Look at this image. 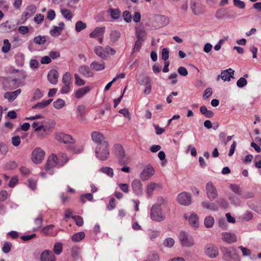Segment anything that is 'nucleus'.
<instances>
[{
    "label": "nucleus",
    "instance_id": "f257e3e1",
    "mask_svg": "<svg viewBox=\"0 0 261 261\" xmlns=\"http://www.w3.org/2000/svg\"><path fill=\"white\" fill-rule=\"evenodd\" d=\"M95 154L100 161H106L110 155L109 145L108 141L102 142L97 145L95 149Z\"/></svg>",
    "mask_w": 261,
    "mask_h": 261
},
{
    "label": "nucleus",
    "instance_id": "f03ea898",
    "mask_svg": "<svg viewBox=\"0 0 261 261\" xmlns=\"http://www.w3.org/2000/svg\"><path fill=\"white\" fill-rule=\"evenodd\" d=\"M150 217L152 220L158 222L164 221L165 219L161 206L157 204L152 205L150 211Z\"/></svg>",
    "mask_w": 261,
    "mask_h": 261
},
{
    "label": "nucleus",
    "instance_id": "7ed1b4c3",
    "mask_svg": "<svg viewBox=\"0 0 261 261\" xmlns=\"http://www.w3.org/2000/svg\"><path fill=\"white\" fill-rule=\"evenodd\" d=\"M115 154L119 160L120 165H124L127 164L128 158L126 156L124 149L120 144L115 145Z\"/></svg>",
    "mask_w": 261,
    "mask_h": 261
},
{
    "label": "nucleus",
    "instance_id": "20e7f679",
    "mask_svg": "<svg viewBox=\"0 0 261 261\" xmlns=\"http://www.w3.org/2000/svg\"><path fill=\"white\" fill-rule=\"evenodd\" d=\"M179 240L182 246L191 247L194 245L193 238L185 231H181L180 232Z\"/></svg>",
    "mask_w": 261,
    "mask_h": 261
},
{
    "label": "nucleus",
    "instance_id": "39448f33",
    "mask_svg": "<svg viewBox=\"0 0 261 261\" xmlns=\"http://www.w3.org/2000/svg\"><path fill=\"white\" fill-rule=\"evenodd\" d=\"M206 194L207 198L211 201L218 196L217 190L212 182H208L205 186Z\"/></svg>",
    "mask_w": 261,
    "mask_h": 261
},
{
    "label": "nucleus",
    "instance_id": "423d86ee",
    "mask_svg": "<svg viewBox=\"0 0 261 261\" xmlns=\"http://www.w3.org/2000/svg\"><path fill=\"white\" fill-rule=\"evenodd\" d=\"M58 164V157L56 154H52L49 156L46 162V163L45 165V169L48 173L50 174H53V169L55 168Z\"/></svg>",
    "mask_w": 261,
    "mask_h": 261
},
{
    "label": "nucleus",
    "instance_id": "0eeeda50",
    "mask_svg": "<svg viewBox=\"0 0 261 261\" xmlns=\"http://www.w3.org/2000/svg\"><path fill=\"white\" fill-rule=\"evenodd\" d=\"M177 201L181 205L188 206L191 203L192 197L189 193L183 192L178 195Z\"/></svg>",
    "mask_w": 261,
    "mask_h": 261
},
{
    "label": "nucleus",
    "instance_id": "6e6552de",
    "mask_svg": "<svg viewBox=\"0 0 261 261\" xmlns=\"http://www.w3.org/2000/svg\"><path fill=\"white\" fill-rule=\"evenodd\" d=\"M45 152L40 148H36L32 152V159L35 164H39L43 160Z\"/></svg>",
    "mask_w": 261,
    "mask_h": 261
},
{
    "label": "nucleus",
    "instance_id": "1a4fd4ad",
    "mask_svg": "<svg viewBox=\"0 0 261 261\" xmlns=\"http://www.w3.org/2000/svg\"><path fill=\"white\" fill-rule=\"evenodd\" d=\"M55 138L57 141L65 144L74 143L75 142V140L71 136L62 132L57 133Z\"/></svg>",
    "mask_w": 261,
    "mask_h": 261
},
{
    "label": "nucleus",
    "instance_id": "9d476101",
    "mask_svg": "<svg viewBox=\"0 0 261 261\" xmlns=\"http://www.w3.org/2000/svg\"><path fill=\"white\" fill-rule=\"evenodd\" d=\"M155 171L153 167L150 165H147L143 170L140 174V178L143 180H148L154 174Z\"/></svg>",
    "mask_w": 261,
    "mask_h": 261
},
{
    "label": "nucleus",
    "instance_id": "9b49d317",
    "mask_svg": "<svg viewBox=\"0 0 261 261\" xmlns=\"http://www.w3.org/2000/svg\"><path fill=\"white\" fill-rule=\"evenodd\" d=\"M234 72V71L231 68L222 70L221 72V74L218 76L217 81H218L220 78H221L224 81H230L231 79L233 78Z\"/></svg>",
    "mask_w": 261,
    "mask_h": 261
},
{
    "label": "nucleus",
    "instance_id": "f8f14e48",
    "mask_svg": "<svg viewBox=\"0 0 261 261\" xmlns=\"http://www.w3.org/2000/svg\"><path fill=\"white\" fill-rule=\"evenodd\" d=\"M132 189L134 193L137 196H140L143 194V188L141 182L138 179L133 180L131 184Z\"/></svg>",
    "mask_w": 261,
    "mask_h": 261
},
{
    "label": "nucleus",
    "instance_id": "ddd939ff",
    "mask_svg": "<svg viewBox=\"0 0 261 261\" xmlns=\"http://www.w3.org/2000/svg\"><path fill=\"white\" fill-rule=\"evenodd\" d=\"M205 253L210 257H216L219 254L217 247L212 244H208L205 247Z\"/></svg>",
    "mask_w": 261,
    "mask_h": 261
},
{
    "label": "nucleus",
    "instance_id": "4468645a",
    "mask_svg": "<svg viewBox=\"0 0 261 261\" xmlns=\"http://www.w3.org/2000/svg\"><path fill=\"white\" fill-rule=\"evenodd\" d=\"M55 260L56 256L51 250H45L40 255V261H55Z\"/></svg>",
    "mask_w": 261,
    "mask_h": 261
},
{
    "label": "nucleus",
    "instance_id": "2eb2a0df",
    "mask_svg": "<svg viewBox=\"0 0 261 261\" xmlns=\"http://www.w3.org/2000/svg\"><path fill=\"white\" fill-rule=\"evenodd\" d=\"M91 138L92 140L96 143L97 145L102 143V142L107 141L106 140L103 134L99 132L95 131L92 133Z\"/></svg>",
    "mask_w": 261,
    "mask_h": 261
},
{
    "label": "nucleus",
    "instance_id": "dca6fc26",
    "mask_svg": "<svg viewBox=\"0 0 261 261\" xmlns=\"http://www.w3.org/2000/svg\"><path fill=\"white\" fill-rule=\"evenodd\" d=\"M163 188L162 185L160 183L151 182L148 185L146 188V193L148 196H150L154 190H159Z\"/></svg>",
    "mask_w": 261,
    "mask_h": 261
},
{
    "label": "nucleus",
    "instance_id": "f3484780",
    "mask_svg": "<svg viewBox=\"0 0 261 261\" xmlns=\"http://www.w3.org/2000/svg\"><path fill=\"white\" fill-rule=\"evenodd\" d=\"M78 71L86 77H92L94 75L93 71L86 65L79 67Z\"/></svg>",
    "mask_w": 261,
    "mask_h": 261
},
{
    "label": "nucleus",
    "instance_id": "a211bd4d",
    "mask_svg": "<svg viewBox=\"0 0 261 261\" xmlns=\"http://www.w3.org/2000/svg\"><path fill=\"white\" fill-rule=\"evenodd\" d=\"M65 24L63 22H61L58 24V27L55 26L54 28L50 31V34L53 37H57L61 34L62 31L64 29Z\"/></svg>",
    "mask_w": 261,
    "mask_h": 261
},
{
    "label": "nucleus",
    "instance_id": "6ab92c4d",
    "mask_svg": "<svg viewBox=\"0 0 261 261\" xmlns=\"http://www.w3.org/2000/svg\"><path fill=\"white\" fill-rule=\"evenodd\" d=\"M58 77L59 73L55 69L51 70L47 75L48 80L53 85H56L57 83Z\"/></svg>",
    "mask_w": 261,
    "mask_h": 261
},
{
    "label": "nucleus",
    "instance_id": "aec40b11",
    "mask_svg": "<svg viewBox=\"0 0 261 261\" xmlns=\"http://www.w3.org/2000/svg\"><path fill=\"white\" fill-rule=\"evenodd\" d=\"M21 92V89H19L13 92H7L4 97L5 99H8L9 101H13Z\"/></svg>",
    "mask_w": 261,
    "mask_h": 261
},
{
    "label": "nucleus",
    "instance_id": "412c9836",
    "mask_svg": "<svg viewBox=\"0 0 261 261\" xmlns=\"http://www.w3.org/2000/svg\"><path fill=\"white\" fill-rule=\"evenodd\" d=\"M222 236L223 240L227 243L231 244L237 241V236L233 233L225 232L222 233Z\"/></svg>",
    "mask_w": 261,
    "mask_h": 261
},
{
    "label": "nucleus",
    "instance_id": "4be33fe9",
    "mask_svg": "<svg viewBox=\"0 0 261 261\" xmlns=\"http://www.w3.org/2000/svg\"><path fill=\"white\" fill-rule=\"evenodd\" d=\"M36 11V7L34 5H29L27 7L23 12L25 19H27L33 16Z\"/></svg>",
    "mask_w": 261,
    "mask_h": 261
},
{
    "label": "nucleus",
    "instance_id": "5701e85b",
    "mask_svg": "<svg viewBox=\"0 0 261 261\" xmlns=\"http://www.w3.org/2000/svg\"><path fill=\"white\" fill-rule=\"evenodd\" d=\"M90 67L95 71H101L105 68V63L103 61H93L90 64Z\"/></svg>",
    "mask_w": 261,
    "mask_h": 261
},
{
    "label": "nucleus",
    "instance_id": "b1692460",
    "mask_svg": "<svg viewBox=\"0 0 261 261\" xmlns=\"http://www.w3.org/2000/svg\"><path fill=\"white\" fill-rule=\"evenodd\" d=\"M91 90V88L89 86H86L83 88L79 89L75 93V97L77 99H80L84 95L89 92Z\"/></svg>",
    "mask_w": 261,
    "mask_h": 261
},
{
    "label": "nucleus",
    "instance_id": "393cba45",
    "mask_svg": "<svg viewBox=\"0 0 261 261\" xmlns=\"http://www.w3.org/2000/svg\"><path fill=\"white\" fill-rule=\"evenodd\" d=\"M201 205L203 208L212 211L217 212L219 210V206L215 203L204 201L202 202Z\"/></svg>",
    "mask_w": 261,
    "mask_h": 261
},
{
    "label": "nucleus",
    "instance_id": "a878e982",
    "mask_svg": "<svg viewBox=\"0 0 261 261\" xmlns=\"http://www.w3.org/2000/svg\"><path fill=\"white\" fill-rule=\"evenodd\" d=\"M189 222L191 226L193 227H198L199 226L198 217L194 213L191 214L189 217Z\"/></svg>",
    "mask_w": 261,
    "mask_h": 261
},
{
    "label": "nucleus",
    "instance_id": "bb28decb",
    "mask_svg": "<svg viewBox=\"0 0 261 261\" xmlns=\"http://www.w3.org/2000/svg\"><path fill=\"white\" fill-rule=\"evenodd\" d=\"M105 27H97L90 34L91 38H96L102 36L105 32Z\"/></svg>",
    "mask_w": 261,
    "mask_h": 261
},
{
    "label": "nucleus",
    "instance_id": "cd10ccee",
    "mask_svg": "<svg viewBox=\"0 0 261 261\" xmlns=\"http://www.w3.org/2000/svg\"><path fill=\"white\" fill-rule=\"evenodd\" d=\"M94 53L102 60H106L107 56L103 48L101 46H97L94 49Z\"/></svg>",
    "mask_w": 261,
    "mask_h": 261
},
{
    "label": "nucleus",
    "instance_id": "c85d7f7f",
    "mask_svg": "<svg viewBox=\"0 0 261 261\" xmlns=\"http://www.w3.org/2000/svg\"><path fill=\"white\" fill-rule=\"evenodd\" d=\"M200 112L206 118H212L214 115V113L212 111L207 110V108L204 106L200 108Z\"/></svg>",
    "mask_w": 261,
    "mask_h": 261
},
{
    "label": "nucleus",
    "instance_id": "c756f323",
    "mask_svg": "<svg viewBox=\"0 0 261 261\" xmlns=\"http://www.w3.org/2000/svg\"><path fill=\"white\" fill-rule=\"evenodd\" d=\"M146 35V31L144 28H139L136 29V36L137 39L144 41Z\"/></svg>",
    "mask_w": 261,
    "mask_h": 261
},
{
    "label": "nucleus",
    "instance_id": "7c9ffc66",
    "mask_svg": "<svg viewBox=\"0 0 261 261\" xmlns=\"http://www.w3.org/2000/svg\"><path fill=\"white\" fill-rule=\"evenodd\" d=\"M53 101V99H49L43 101L41 102H38L35 105L32 107V109H42L45 108L48 105H49L51 101Z\"/></svg>",
    "mask_w": 261,
    "mask_h": 261
},
{
    "label": "nucleus",
    "instance_id": "2f4dec72",
    "mask_svg": "<svg viewBox=\"0 0 261 261\" xmlns=\"http://www.w3.org/2000/svg\"><path fill=\"white\" fill-rule=\"evenodd\" d=\"M69 160L67 155L64 153H61L59 154L58 157V164L60 166H64Z\"/></svg>",
    "mask_w": 261,
    "mask_h": 261
},
{
    "label": "nucleus",
    "instance_id": "473e14b6",
    "mask_svg": "<svg viewBox=\"0 0 261 261\" xmlns=\"http://www.w3.org/2000/svg\"><path fill=\"white\" fill-rule=\"evenodd\" d=\"M85 237V234L83 231L76 232L71 237V240L74 242H79L83 240Z\"/></svg>",
    "mask_w": 261,
    "mask_h": 261
},
{
    "label": "nucleus",
    "instance_id": "72a5a7b5",
    "mask_svg": "<svg viewBox=\"0 0 261 261\" xmlns=\"http://www.w3.org/2000/svg\"><path fill=\"white\" fill-rule=\"evenodd\" d=\"M49 128L47 126H43V128H41L40 130H37L35 132L37 137L40 139L44 138L47 135V131L49 130Z\"/></svg>",
    "mask_w": 261,
    "mask_h": 261
},
{
    "label": "nucleus",
    "instance_id": "f704fd0d",
    "mask_svg": "<svg viewBox=\"0 0 261 261\" xmlns=\"http://www.w3.org/2000/svg\"><path fill=\"white\" fill-rule=\"evenodd\" d=\"M214 218L212 216H208L205 218L204 224L206 228H211L214 224Z\"/></svg>",
    "mask_w": 261,
    "mask_h": 261
},
{
    "label": "nucleus",
    "instance_id": "c9c22d12",
    "mask_svg": "<svg viewBox=\"0 0 261 261\" xmlns=\"http://www.w3.org/2000/svg\"><path fill=\"white\" fill-rule=\"evenodd\" d=\"M99 171L107 175L110 177H112L114 175V172L112 168L108 167H101Z\"/></svg>",
    "mask_w": 261,
    "mask_h": 261
},
{
    "label": "nucleus",
    "instance_id": "e433bc0d",
    "mask_svg": "<svg viewBox=\"0 0 261 261\" xmlns=\"http://www.w3.org/2000/svg\"><path fill=\"white\" fill-rule=\"evenodd\" d=\"M71 75L69 72H66L63 76L62 83L64 85H70L71 83Z\"/></svg>",
    "mask_w": 261,
    "mask_h": 261
},
{
    "label": "nucleus",
    "instance_id": "4c0bfd02",
    "mask_svg": "<svg viewBox=\"0 0 261 261\" xmlns=\"http://www.w3.org/2000/svg\"><path fill=\"white\" fill-rule=\"evenodd\" d=\"M65 105V101L62 99L59 98L53 102V106L56 109H60Z\"/></svg>",
    "mask_w": 261,
    "mask_h": 261
},
{
    "label": "nucleus",
    "instance_id": "58836bf2",
    "mask_svg": "<svg viewBox=\"0 0 261 261\" xmlns=\"http://www.w3.org/2000/svg\"><path fill=\"white\" fill-rule=\"evenodd\" d=\"M143 42L144 41L141 40H137V41L135 43L134 46L133 48L132 54H133L135 52H138L140 51Z\"/></svg>",
    "mask_w": 261,
    "mask_h": 261
},
{
    "label": "nucleus",
    "instance_id": "ea45409f",
    "mask_svg": "<svg viewBox=\"0 0 261 261\" xmlns=\"http://www.w3.org/2000/svg\"><path fill=\"white\" fill-rule=\"evenodd\" d=\"M86 24L81 20L77 21L75 25V31L80 32L86 28Z\"/></svg>",
    "mask_w": 261,
    "mask_h": 261
},
{
    "label": "nucleus",
    "instance_id": "a19ab883",
    "mask_svg": "<svg viewBox=\"0 0 261 261\" xmlns=\"http://www.w3.org/2000/svg\"><path fill=\"white\" fill-rule=\"evenodd\" d=\"M230 188L236 194L241 195H242V190L241 188L236 184H230Z\"/></svg>",
    "mask_w": 261,
    "mask_h": 261
},
{
    "label": "nucleus",
    "instance_id": "79ce46f5",
    "mask_svg": "<svg viewBox=\"0 0 261 261\" xmlns=\"http://www.w3.org/2000/svg\"><path fill=\"white\" fill-rule=\"evenodd\" d=\"M34 42L36 44L42 45L46 42V39L45 36L39 35L34 38Z\"/></svg>",
    "mask_w": 261,
    "mask_h": 261
},
{
    "label": "nucleus",
    "instance_id": "37998d69",
    "mask_svg": "<svg viewBox=\"0 0 261 261\" xmlns=\"http://www.w3.org/2000/svg\"><path fill=\"white\" fill-rule=\"evenodd\" d=\"M120 37V33L117 31H112L110 34V39L113 42H115L118 40Z\"/></svg>",
    "mask_w": 261,
    "mask_h": 261
},
{
    "label": "nucleus",
    "instance_id": "c03bdc74",
    "mask_svg": "<svg viewBox=\"0 0 261 261\" xmlns=\"http://www.w3.org/2000/svg\"><path fill=\"white\" fill-rule=\"evenodd\" d=\"M62 244L61 243L57 242L56 243L54 246V253L59 255L62 251Z\"/></svg>",
    "mask_w": 261,
    "mask_h": 261
},
{
    "label": "nucleus",
    "instance_id": "a18cd8bd",
    "mask_svg": "<svg viewBox=\"0 0 261 261\" xmlns=\"http://www.w3.org/2000/svg\"><path fill=\"white\" fill-rule=\"evenodd\" d=\"M11 48V44L8 39L4 40V45L2 48V51L4 53H7L9 52Z\"/></svg>",
    "mask_w": 261,
    "mask_h": 261
},
{
    "label": "nucleus",
    "instance_id": "49530a36",
    "mask_svg": "<svg viewBox=\"0 0 261 261\" xmlns=\"http://www.w3.org/2000/svg\"><path fill=\"white\" fill-rule=\"evenodd\" d=\"M139 83L141 85H147L151 83V79L148 76H143L138 79Z\"/></svg>",
    "mask_w": 261,
    "mask_h": 261
},
{
    "label": "nucleus",
    "instance_id": "de8ad7c7",
    "mask_svg": "<svg viewBox=\"0 0 261 261\" xmlns=\"http://www.w3.org/2000/svg\"><path fill=\"white\" fill-rule=\"evenodd\" d=\"M174 240L171 238H168L163 241V245L166 247L171 248L174 244Z\"/></svg>",
    "mask_w": 261,
    "mask_h": 261
},
{
    "label": "nucleus",
    "instance_id": "09e8293b",
    "mask_svg": "<svg viewBox=\"0 0 261 261\" xmlns=\"http://www.w3.org/2000/svg\"><path fill=\"white\" fill-rule=\"evenodd\" d=\"M217 204H219L220 207L223 208H226L228 207V203L227 201L223 198H220L216 200Z\"/></svg>",
    "mask_w": 261,
    "mask_h": 261
},
{
    "label": "nucleus",
    "instance_id": "8fccbe9b",
    "mask_svg": "<svg viewBox=\"0 0 261 261\" xmlns=\"http://www.w3.org/2000/svg\"><path fill=\"white\" fill-rule=\"evenodd\" d=\"M110 12L112 18L115 19H117L119 18L120 12L118 9H110Z\"/></svg>",
    "mask_w": 261,
    "mask_h": 261
},
{
    "label": "nucleus",
    "instance_id": "3c124183",
    "mask_svg": "<svg viewBox=\"0 0 261 261\" xmlns=\"http://www.w3.org/2000/svg\"><path fill=\"white\" fill-rule=\"evenodd\" d=\"M75 78V84L78 86H82L85 84V81L81 79L79 75L77 73H75L74 74Z\"/></svg>",
    "mask_w": 261,
    "mask_h": 261
},
{
    "label": "nucleus",
    "instance_id": "603ef678",
    "mask_svg": "<svg viewBox=\"0 0 261 261\" xmlns=\"http://www.w3.org/2000/svg\"><path fill=\"white\" fill-rule=\"evenodd\" d=\"M159 259V256L155 251H151L149 253L148 256V261H154Z\"/></svg>",
    "mask_w": 261,
    "mask_h": 261
},
{
    "label": "nucleus",
    "instance_id": "864d4df0",
    "mask_svg": "<svg viewBox=\"0 0 261 261\" xmlns=\"http://www.w3.org/2000/svg\"><path fill=\"white\" fill-rule=\"evenodd\" d=\"M61 12L63 17L66 18L67 19L70 20L71 19L72 14L69 10L66 9H61Z\"/></svg>",
    "mask_w": 261,
    "mask_h": 261
},
{
    "label": "nucleus",
    "instance_id": "5fc2aeb1",
    "mask_svg": "<svg viewBox=\"0 0 261 261\" xmlns=\"http://www.w3.org/2000/svg\"><path fill=\"white\" fill-rule=\"evenodd\" d=\"M74 220L76 225L79 226H83L84 224L83 219L80 216H75L71 217Z\"/></svg>",
    "mask_w": 261,
    "mask_h": 261
},
{
    "label": "nucleus",
    "instance_id": "6e6d98bb",
    "mask_svg": "<svg viewBox=\"0 0 261 261\" xmlns=\"http://www.w3.org/2000/svg\"><path fill=\"white\" fill-rule=\"evenodd\" d=\"M247 84V80L243 77H240L237 82V85L239 88H243Z\"/></svg>",
    "mask_w": 261,
    "mask_h": 261
},
{
    "label": "nucleus",
    "instance_id": "4d7b16f0",
    "mask_svg": "<svg viewBox=\"0 0 261 261\" xmlns=\"http://www.w3.org/2000/svg\"><path fill=\"white\" fill-rule=\"evenodd\" d=\"M123 17L124 20L126 22H130L132 19V16L130 13V12L128 11H125L123 13Z\"/></svg>",
    "mask_w": 261,
    "mask_h": 261
},
{
    "label": "nucleus",
    "instance_id": "13d9d810",
    "mask_svg": "<svg viewBox=\"0 0 261 261\" xmlns=\"http://www.w3.org/2000/svg\"><path fill=\"white\" fill-rule=\"evenodd\" d=\"M116 207L115 199L112 197L110 198L108 205L107 206V210L111 211Z\"/></svg>",
    "mask_w": 261,
    "mask_h": 261
},
{
    "label": "nucleus",
    "instance_id": "bf43d9fd",
    "mask_svg": "<svg viewBox=\"0 0 261 261\" xmlns=\"http://www.w3.org/2000/svg\"><path fill=\"white\" fill-rule=\"evenodd\" d=\"M11 140L13 145L15 147L18 146L21 143L20 138L18 136L13 137Z\"/></svg>",
    "mask_w": 261,
    "mask_h": 261
},
{
    "label": "nucleus",
    "instance_id": "052dcab7",
    "mask_svg": "<svg viewBox=\"0 0 261 261\" xmlns=\"http://www.w3.org/2000/svg\"><path fill=\"white\" fill-rule=\"evenodd\" d=\"M233 2L234 6L240 9H243L245 7V3L243 1H241L240 0H233Z\"/></svg>",
    "mask_w": 261,
    "mask_h": 261
},
{
    "label": "nucleus",
    "instance_id": "680f3d73",
    "mask_svg": "<svg viewBox=\"0 0 261 261\" xmlns=\"http://www.w3.org/2000/svg\"><path fill=\"white\" fill-rule=\"evenodd\" d=\"M8 151V148L5 143H0V152L2 154L5 155Z\"/></svg>",
    "mask_w": 261,
    "mask_h": 261
},
{
    "label": "nucleus",
    "instance_id": "e2e57ef3",
    "mask_svg": "<svg viewBox=\"0 0 261 261\" xmlns=\"http://www.w3.org/2000/svg\"><path fill=\"white\" fill-rule=\"evenodd\" d=\"M85 198L87 199L89 201H92L93 198V195L91 193H87L82 195L81 196V201L83 203L85 202Z\"/></svg>",
    "mask_w": 261,
    "mask_h": 261
},
{
    "label": "nucleus",
    "instance_id": "0e129e2a",
    "mask_svg": "<svg viewBox=\"0 0 261 261\" xmlns=\"http://www.w3.org/2000/svg\"><path fill=\"white\" fill-rule=\"evenodd\" d=\"M11 247L12 244L11 243L8 242H5L3 247V251L5 253L9 252L11 250Z\"/></svg>",
    "mask_w": 261,
    "mask_h": 261
},
{
    "label": "nucleus",
    "instance_id": "69168bd1",
    "mask_svg": "<svg viewBox=\"0 0 261 261\" xmlns=\"http://www.w3.org/2000/svg\"><path fill=\"white\" fill-rule=\"evenodd\" d=\"M162 58L166 61L169 58V50L167 48H164L162 51Z\"/></svg>",
    "mask_w": 261,
    "mask_h": 261
},
{
    "label": "nucleus",
    "instance_id": "338daca9",
    "mask_svg": "<svg viewBox=\"0 0 261 261\" xmlns=\"http://www.w3.org/2000/svg\"><path fill=\"white\" fill-rule=\"evenodd\" d=\"M54 227V225L53 224H50L48 225H47L45 227H44L42 230L41 231L44 233V234L48 235L50 234V230L52 229Z\"/></svg>",
    "mask_w": 261,
    "mask_h": 261
},
{
    "label": "nucleus",
    "instance_id": "774afa93",
    "mask_svg": "<svg viewBox=\"0 0 261 261\" xmlns=\"http://www.w3.org/2000/svg\"><path fill=\"white\" fill-rule=\"evenodd\" d=\"M44 20V16L41 14H37L34 18V21L37 24L41 23Z\"/></svg>",
    "mask_w": 261,
    "mask_h": 261
}]
</instances>
